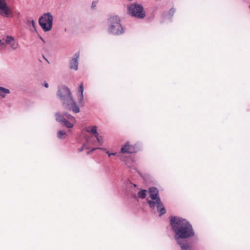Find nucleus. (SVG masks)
<instances>
[{"label": "nucleus", "instance_id": "nucleus-6", "mask_svg": "<svg viewBox=\"0 0 250 250\" xmlns=\"http://www.w3.org/2000/svg\"><path fill=\"white\" fill-rule=\"evenodd\" d=\"M110 21L109 32L115 35L121 34L123 32V28L120 23V21L119 17L117 16L111 17L110 19Z\"/></svg>", "mask_w": 250, "mask_h": 250}, {"label": "nucleus", "instance_id": "nucleus-21", "mask_svg": "<svg viewBox=\"0 0 250 250\" xmlns=\"http://www.w3.org/2000/svg\"><path fill=\"white\" fill-rule=\"evenodd\" d=\"M174 12V9L171 8L170 10H169V14H173V13Z\"/></svg>", "mask_w": 250, "mask_h": 250}, {"label": "nucleus", "instance_id": "nucleus-8", "mask_svg": "<svg viewBox=\"0 0 250 250\" xmlns=\"http://www.w3.org/2000/svg\"><path fill=\"white\" fill-rule=\"evenodd\" d=\"M0 15L4 17L13 16L12 10L7 5L5 0H0Z\"/></svg>", "mask_w": 250, "mask_h": 250}, {"label": "nucleus", "instance_id": "nucleus-22", "mask_svg": "<svg viewBox=\"0 0 250 250\" xmlns=\"http://www.w3.org/2000/svg\"><path fill=\"white\" fill-rule=\"evenodd\" d=\"M96 3L95 2H93L92 3V5H91L92 7L94 8L96 6Z\"/></svg>", "mask_w": 250, "mask_h": 250}, {"label": "nucleus", "instance_id": "nucleus-17", "mask_svg": "<svg viewBox=\"0 0 250 250\" xmlns=\"http://www.w3.org/2000/svg\"><path fill=\"white\" fill-rule=\"evenodd\" d=\"M146 190H142L138 193V196L140 198L144 199L146 196Z\"/></svg>", "mask_w": 250, "mask_h": 250}, {"label": "nucleus", "instance_id": "nucleus-9", "mask_svg": "<svg viewBox=\"0 0 250 250\" xmlns=\"http://www.w3.org/2000/svg\"><path fill=\"white\" fill-rule=\"evenodd\" d=\"M5 43L6 44L10 45L11 48L15 50L18 48L19 44L17 42L15 41L14 38L10 36H7L5 40Z\"/></svg>", "mask_w": 250, "mask_h": 250}, {"label": "nucleus", "instance_id": "nucleus-20", "mask_svg": "<svg viewBox=\"0 0 250 250\" xmlns=\"http://www.w3.org/2000/svg\"><path fill=\"white\" fill-rule=\"evenodd\" d=\"M43 85L46 88H48L49 86L48 84L46 82H44Z\"/></svg>", "mask_w": 250, "mask_h": 250}, {"label": "nucleus", "instance_id": "nucleus-2", "mask_svg": "<svg viewBox=\"0 0 250 250\" xmlns=\"http://www.w3.org/2000/svg\"><path fill=\"white\" fill-rule=\"evenodd\" d=\"M58 95L63 101V104L66 105L67 109L72 110L76 113L79 112V108L72 99L70 90L67 87L63 86L60 88L58 90Z\"/></svg>", "mask_w": 250, "mask_h": 250}, {"label": "nucleus", "instance_id": "nucleus-27", "mask_svg": "<svg viewBox=\"0 0 250 250\" xmlns=\"http://www.w3.org/2000/svg\"><path fill=\"white\" fill-rule=\"evenodd\" d=\"M249 8H250V5Z\"/></svg>", "mask_w": 250, "mask_h": 250}, {"label": "nucleus", "instance_id": "nucleus-13", "mask_svg": "<svg viewBox=\"0 0 250 250\" xmlns=\"http://www.w3.org/2000/svg\"><path fill=\"white\" fill-rule=\"evenodd\" d=\"M78 58L79 55H78L75 58L72 59L70 62V68L71 69H74L75 70L78 69Z\"/></svg>", "mask_w": 250, "mask_h": 250}, {"label": "nucleus", "instance_id": "nucleus-10", "mask_svg": "<svg viewBox=\"0 0 250 250\" xmlns=\"http://www.w3.org/2000/svg\"><path fill=\"white\" fill-rule=\"evenodd\" d=\"M135 152V148L133 146L127 142L121 148L122 153H132Z\"/></svg>", "mask_w": 250, "mask_h": 250}, {"label": "nucleus", "instance_id": "nucleus-1", "mask_svg": "<svg viewBox=\"0 0 250 250\" xmlns=\"http://www.w3.org/2000/svg\"><path fill=\"white\" fill-rule=\"evenodd\" d=\"M170 224L175 232L176 239H186L194 235L191 225L186 219L173 217L170 219Z\"/></svg>", "mask_w": 250, "mask_h": 250}, {"label": "nucleus", "instance_id": "nucleus-11", "mask_svg": "<svg viewBox=\"0 0 250 250\" xmlns=\"http://www.w3.org/2000/svg\"><path fill=\"white\" fill-rule=\"evenodd\" d=\"M85 130L87 132L92 133L96 138L97 140L99 142V143H101V141L98 136V133L97 132L96 126H88L86 127Z\"/></svg>", "mask_w": 250, "mask_h": 250}, {"label": "nucleus", "instance_id": "nucleus-23", "mask_svg": "<svg viewBox=\"0 0 250 250\" xmlns=\"http://www.w3.org/2000/svg\"><path fill=\"white\" fill-rule=\"evenodd\" d=\"M83 150V147H82L81 148L79 149L80 151H82Z\"/></svg>", "mask_w": 250, "mask_h": 250}, {"label": "nucleus", "instance_id": "nucleus-4", "mask_svg": "<svg viewBox=\"0 0 250 250\" xmlns=\"http://www.w3.org/2000/svg\"><path fill=\"white\" fill-rule=\"evenodd\" d=\"M55 116L56 119L58 122H60L62 125L68 128H72L76 123L75 117L71 115L56 113Z\"/></svg>", "mask_w": 250, "mask_h": 250}, {"label": "nucleus", "instance_id": "nucleus-18", "mask_svg": "<svg viewBox=\"0 0 250 250\" xmlns=\"http://www.w3.org/2000/svg\"><path fill=\"white\" fill-rule=\"evenodd\" d=\"M66 132L62 130H60L58 132V137L60 139H62L65 137Z\"/></svg>", "mask_w": 250, "mask_h": 250}, {"label": "nucleus", "instance_id": "nucleus-7", "mask_svg": "<svg viewBox=\"0 0 250 250\" xmlns=\"http://www.w3.org/2000/svg\"><path fill=\"white\" fill-rule=\"evenodd\" d=\"M129 14L139 19H143L146 16L142 6L138 4H132L128 8Z\"/></svg>", "mask_w": 250, "mask_h": 250}, {"label": "nucleus", "instance_id": "nucleus-26", "mask_svg": "<svg viewBox=\"0 0 250 250\" xmlns=\"http://www.w3.org/2000/svg\"><path fill=\"white\" fill-rule=\"evenodd\" d=\"M99 149H104L103 148H100Z\"/></svg>", "mask_w": 250, "mask_h": 250}, {"label": "nucleus", "instance_id": "nucleus-3", "mask_svg": "<svg viewBox=\"0 0 250 250\" xmlns=\"http://www.w3.org/2000/svg\"><path fill=\"white\" fill-rule=\"evenodd\" d=\"M150 197L152 200H147V202L150 207L154 208L157 207V210L160 213V216L166 213V211L164 205L162 203L160 197L158 196V191L155 188H150L149 189Z\"/></svg>", "mask_w": 250, "mask_h": 250}, {"label": "nucleus", "instance_id": "nucleus-12", "mask_svg": "<svg viewBox=\"0 0 250 250\" xmlns=\"http://www.w3.org/2000/svg\"><path fill=\"white\" fill-rule=\"evenodd\" d=\"M176 240L177 243L179 245L182 250H191V247L187 242H184L180 240H178V238H176Z\"/></svg>", "mask_w": 250, "mask_h": 250}, {"label": "nucleus", "instance_id": "nucleus-14", "mask_svg": "<svg viewBox=\"0 0 250 250\" xmlns=\"http://www.w3.org/2000/svg\"><path fill=\"white\" fill-rule=\"evenodd\" d=\"M10 93V91L9 89L4 88L3 87L0 86V96L4 98L5 97L6 94Z\"/></svg>", "mask_w": 250, "mask_h": 250}, {"label": "nucleus", "instance_id": "nucleus-5", "mask_svg": "<svg viewBox=\"0 0 250 250\" xmlns=\"http://www.w3.org/2000/svg\"><path fill=\"white\" fill-rule=\"evenodd\" d=\"M53 16L50 13L44 14L39 20V23L44 31H50L52 27Z\"/></svg>", "mask_w": 250, "mask_h": 250}, {"label": "nucleus", "instance_id": "nucleus-19", "mask_svg": "<svg viewBox=\"0 0 250 250\" xmlns=\"http://www.w3.org/2000/svg\"><path fill=\"white\" fill-rule=\"evenodd\" d=\"M106 153L108 154V156L110 157L111 155H115L116 153H109L108 151H106Z\"/></svg>", "mask_w": 250, "mask_h": 250}, {"label": "nucleus", "instance_id": "nucleus-15", "mask_svg": "<svg viewBox=\"0 0 250 250\" xmlns=\"http://www.w3.org/2000/svg\"><path fill=\"white\" fill-rule=\"evenodd\" d=\"M27 24L29 26H32V27L30 28V30L33 31L34 30H36L35 27V21L32 20H28L27 21Z\"/></svg>", "mask_w": 250, "mask_h": 250}, {"label": "nucleus", "instance_id": "nucleus-24", "mask_svg": "<svg viewBox=\"0 0 250 250\" xmlns=\"http://www.w3.org/2000/svg\"><path fill=\"white\" fill-rule=\"evenodd\" d=\"M0 44L3 45L4 43L1 42V41L0 40Z\"/></svg>", "mask_w": 250, "mask_h": 250}, {"label": "nucleus", "instance_id": "nucleus-16", "mask_svg": "<svg viewBox=\"0 0 250 250\" xmlns=\"http://www.w3.org/2000/svg\"><path fill=\"white\" fill-rule=\"evenodd\" d=\"M79 92L81 93V99L80 100V102L82 103L83 99V83H81L79 86Z\"/></svg>", "mask_w": 250, "mask_h": 250}, {"label": "nucleus", "instance_id": "nucleus-25", "mask_svg": "<svg viewBox=\"0 0 250 250\" xmlns=\"http://www.w3.org/2000/svg\"><path fill=\"white\" fill-rule=\"evenodd\" d=\"M86 141H87V142H88V141H89V140H88L87 138H86Z\"/></svg>", "mask_w": 250, "mask_h": 250}]
</instances>
